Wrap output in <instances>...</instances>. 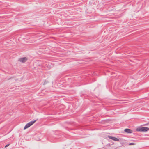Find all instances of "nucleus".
Returning a JSON list of instances; mask_svg holds the SVG:
<instances>
[{"mask_svg":"<svg viewBox=\"0 0 149 149\" xmlns=\"http://www.w3.org/2000/svg\"><path fill=\"white\" fill-rule=\"evenodd\" d=\"M34 66V70H36L38 72L41 71L42 70V65L40 61L39 60L36 61L33 65Z\"/></svg>","mask_w":149,"mask_h":149,"instance_id":"1","label":"nucleus"},{"mask_svg":"<svg viewBox=\"0 0 149 149\" xmlns=\"http://www.w3.org/2000/svg\"><path fill=\"white\" fill-rule=\"evenodd\" d=\"M149 130V128L146 127H138L136 129V130L139 132H146Z\"/></svg>","mask_w":149,"mask_h":149,"instance_id":"2","label":"nucleus"},{"mask_svg":"<svg viewBox=\"0 0 149 149\" xmlns=\"http://www.w3.org/2000/svg\"><path fill=\"white\" fill-rule=\"evenodd\" d=\"M27 60V58L26 57L19 58L18 61L22 63H25Z\"/></svg>","mask_w":149,"mask_h":149,"instance_id":"3","label":"nucleus"},{"mask_svg":"<svg viewBox=\"0 0 149 149\" xmlns=\"http://www.w3.org/2000/svg\"><path fill=\"white\" fill-rule=\"evenodd\" d=\"M108 137L109 138L113 140H114V141H119V139L115 137H113V136H108Z\"/></svg>","mask_w":149,"mask_h":149,"instance_id":"4","label":"nucleus"},{"mask_svg":"<svg viewBox=\"0 0 149 149\" xmlns=\"http://www.w3.org/2000/svg\"><path fill=\"white\" fill-rule=\"evenodd\" d=\"M124 131L127 133H132L133 132V131L132 130L126 128L124 130Z\"/></svg>","mask_w":149,"mask_h":149,"instance_id":"5","label":"nucleus"},{"mask_svg":"<svg viewBox=\"0 0 149 149\" xmlns=\"http://www.w3.org/2000/svg\"><path fill=\"white\" fill-rule=\"evenodd\" d=\"M38 120V119H36L35 120L31 121L29 123V127L31 126L33 124H34L37 120Z\"/></svg>","mask_w":149,"mask_h":149,"instance_id":"6","label":"nucleus"},{"mask_svg":"<svg viewBox=\"0 0 149 149\" xmlns=\"http://www.w3.org/2000/svg\"><path fill=\"white\" fill-rule=\"evenodd\" d=\"M27 128H28V123H27V124H26V125H25V126L24 127V129L25 130V129H27Z\"/></svg>","mask_w":149,"mask_h":149,"instance_id":"7","label":"nucleus"},{"mask_svg":"<svg viewBox=\"0 0 149 149\" xmlns=\"http://www.w3.org/2000/svg\"><path fill=\"white\" fill-rule=\"evenodd\" d=\"M135 144V143H130L129 144V145H134Z\"/></svg>","mask_w":149,"mask_h":149,"instance_id":"8","label":"nucleus"},{"mask_svg":"<svg viewBox=\"0 0 149 149\" xmlns=\"http://www.w3.org/2000/svg\"><path fill=\"white\" fill-rule=\"evenodd\" d=\"M9 145H10L9 144H7L5 146V147L6 148V147H8Z\"/></svg>","mask_w":149,"mask_h":149,"instance_id":"9","label":"nucleus"},{"mask_svg":"<svg viewBox=\"0 0 149 149\" xmlns=\"http://www.w3.org/2000/svg\"><path fill=\"white\" fill-rule=\"evenodd\" d=\"M149 124V122L148 123H147L146 124L143 125H147V124Z\"/></svg>","mask_w":149,"mask_h":149,"instance_id":"10","label":"nucleus"}]
</instances>
